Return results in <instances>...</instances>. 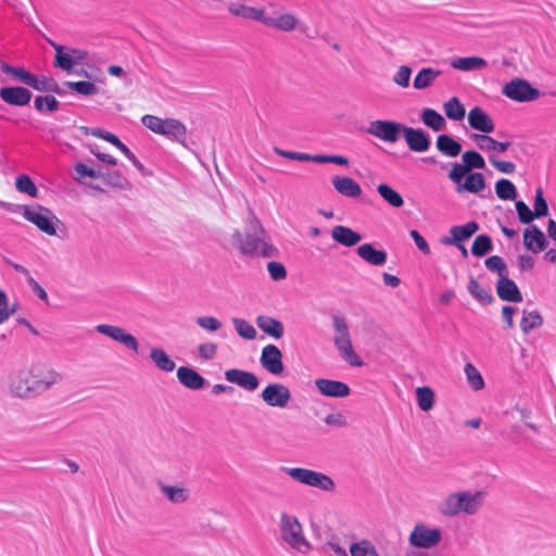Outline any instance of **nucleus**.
Returning a JSON list of instances; mask_svg holds the SVG:
<instances>
[{"mask_svg": "<svg viewBox=\"0 0 556 556\" xmlns=\"http://www.w3.org/2000/svg\"><path fill=\"white\" fill-rule=\"evenodd\" d=\"M64 375L47 362H35L12 371L8 378L10 394L22 401L35 400L62 384Z\"/></svg>", "mask_w": 556, "mask_h": 556, "instance_id": "obj_1", "label": "nucleus"}, {"mask_svg": "<svg viewBox=\"0 0 556 556\" xmlns=\"http://www.w3.org/2000/svg\"><path fill=\"white\" fill-rule=\"evenodd\" d=\"M228 12L243 20L260 22L266 27L278 31L291 33L304 29V24L300 17L295 13L288 11H278L274 15H268L264 7L236 2L228 7Z\"/></svg>", "mask_w": 556, "mask_h": 556, "instance_id": "obj_2", "label": "nucleus"}, {"mask_svg": "<svg viewBox=\"0 0 556 556\" xmlns=\"http://www.w3.org/2000/svg\"><path fill=\"white\" fill-rule=\"evenodd\" d=\"M247 227L248 230L244 235L239 229H235L230 236L232 244L236 245L239 252L250 257L273 256L276 249L270 243L265 228L255 214H249Z\"/></svg>", "mask_w": 556, "mask_h": 556, "instance_id": "obj_3", "label": "nucleus"}, {"mask_svg": "<svg viewBox=\"0 0 556 556\" xmlns=\"http://www.w3.org/2000/svg\"><path fill=\"white\" fill-rule=\"evenodd\" d=\"M486 493L484 491L462 490L446 494L438 504V513L445 518L459 515L473 516L481 509Z\"/></svg>", "mask_w": 556, "mask_h": 556, "instance_id": "obj_4", "label": "nucleus"}, {"mask_svg": "<svg viewBox=\"0 0 556 556\" xmlns=\"http://www.w3.org/2000/svg\"><path fill=\"white\" fill-rule=\"evenodd\" d=\"M0 207L21 214L24 219L35 225L41 232L48 236L53 237L58 235V226L61 224V220L48 207L39 204H11L3 201H0Z\"/></svg>", "mask_w": 556, "mask_h": 556, "instance_id": "obj_5", "label": "nucleus"}, {"mask_svg": "<svg viewBox=\"0 0 556 556\" xmlns=\"http://www.w3.org/2000/svg\"><path fill=\"white\" fill-rule=\"evenodd\" d=\"M278 527L280 540L289 549L301 555H307L312 551L313 545L306 538L303 526L295 515L282 511L279 515Z\"/></svg>", "mask_w": 556, "mask_h": 556, "instance_id": "obj_6", "label": "nucleus"}, {"mask_svg": "<svg viewBox=\"0 0 556 556\" xmlns=\"http://www.w3.org/2000/svg\"><path fill=\"white\" fill-rule=\"evenodd\" d=\"M281 471L301 485L326 493H331L336 490V482L325 472L305 467H282Z\"/></svg>", "mask_w": 556, "mask_h": 556, "instance_id": "obj_7", "label": "nucleus"}, {"mask_svg": "<svg viewBox=\"0 0 556 556\" xmlns=\"http://www.w3.org/2000/svg\"><path fill=\"white\" fill-rule=\"evenodd\" d=\"M141 123L152 132L164 136L172 141L186 146L187 126L176 118H162L155 115L147 114L141 118Z\"/></svg>", "mask_w": 556, "mask_h": 556, "instance_id": "obj_8", "label": "nucleus"}, {"mask_svg": "<svg viewBox=\"0 0 556 556\" xmlns=\"http://www.w3.org/2000/svg\"><path fill=\"white\" fill-rule=\"evenodd\" d=\"M334 330L333 343L339 351L340 356L351 366L361 367L363 362L353 349L349 326L343 317L334 316L332 318Z\"/></svg>", "mask_w": 556, "mask_h": 556, "instance_id": "obj_9", "label": "nucleus"}, {"mask_svg": "<svg viewBox=\"0 0 556 556\" xmlns=\"http://www.w3.org/2000/svg\"><path fill=\"white\" fill-rule=\"evenodd\" d=\"M443 530L424 521L416 522L408 535V543L417 551L431 549L441 544Z\"/></svg>", "mask_w": 556, "mask_h": 556, "instance_id": "obj_10", "label": "nucleus"}, {"mask_svg": "<svg viewBox=\"0 0 556 556\" xmlns=\"http://www.w3.org/2000/svg\"><path fill=\"white\" fill-rule=\"evenodd\" d=\"M448 179L454 184L457 194H480L486 188L485 178L479 172L450 170Z\"/></svg>", "mask_w": 556, "mask_h": 556, "instance_id": "obj_11", "label": "nucleus"}, {"mask_svg": "<svg viewBox=\"0 0 556 556\" xmlns=\"http://www.w3.org/2000/svg\"><path fill=\"white\" fill-rule=\"evenodd\" d=\"M48 42L55 52L53 65L56 68L70 72L88 58V52L85 49L62 46L53 40H48Z\"/></svg>", "mask_w": 556, "mask_h": 556, "instance_id": "obj_12", "label": "nucleus"}, {"mask_svg": "<svg viewBox=\"0 0 556 556\" xmlns=\"http://www.w3.org/2000/svg\"><path fill=\"white\" fill-rule=\"evenodd\" d=\"M502 93L516 102H531L540 98V91L528 80L514 78L502 88Z\"/></svg>", "mask_w": 556, "mask_h": 556, "instance_id": "obj_13", "label": "nucleus"}, {"mask_svg": "<svg viewBox=\"0 0 556 556\" xmlns=\"http://www.w3.org/2000/svg\"><path fill=\"white\" fill-rule=\"evenodd\" d=\"M290 389L281 382H270L260 393V399L269 407L283 409L291 402Z\"/></svg>", "mask_w": 556, "mask_h": 556, "instance_id": "obj_14", "label": "nucleus"}, {"mask_svg": "<svg viewBox=\"0 0 556 556\" xmlns=\"http://www.w3.org/2000/svg\"><path fill=\"white\" fill-rule=\"evenodd\" d=\"M96 331L122 344L132 353L139 354L140 345L138 339L125 328L110 324H99L96 326Z\"/></svg>", "mask_w": 556, "mask_h": 556, "instance_id": "obj_15", "label": "nucleus"}, {"mask_svg": "<svg viewBox=\"0 0 556 556\" xmlns=\"http://www.w3.org/2000/svg\"><path fill=\"white\" fill-rule=\"evenodd\" d=\"M404 125L394 121L376 119L368 124L367 132L384 142L394 143L399 140Z\"/></svg>", "mask_w": 556, "mask_h": 556, "instance_id": "obj_16", "label": "nucleus"}, {"mask_svg": "<svg viewBox=\"0 0 556 556\" xmlns=\"http://www.w3.org/2000/svg\"><path fill=\"white\" fill-rule=\"evenodd\" d=\"M260 363L270 375L280 376L283 372L282 353L274 344H267L262 349Z\"/></svg>", "mask_w": 556, "mask_h": 556, "instance_id": "obj_17", "label": "nucleus"}, {"mask_svg": "<svg viewBox=\"0 0 556 556\" xmlns=\"http://www.w3.org/2000/svg\"><path fill=\"white\" fill-rule=\"evenodd\" d=\"M318 392L327 397H346L351 393L350 387L342 381L319 378L315 380Z\"/></svg>", "mask_w": 556, "mask_h": 556, "instance_id": "obj_18", "label": "nucleus"}, {"mask_svg": "<svg viewBox=\"0 0 556 556\" xmlns=\"http://www.w3.org/2000/svg\"><path fill=\"white\" fill-rule=\"evenodd\" d=\"M225 378L228 382L250 392L255 391L260 386V380L253 372L242 369H228L225 371Z\"/></svg>", "mask_w": 556, "mask_h": 556, "instance_id": "obj_19", "label": "nucleus"}, {"mask_svg": "<svg viewBox=\"0 0 556 556\" xmlns=\"http://www.w3.org/2000/svg\"><path fill=\"white\" fill-rule=\"evenodd\" d=\"M469 126L483 132L482 135L490 134L494 130L495 125L491 116L480 106L472 108L467 115Z\"/></svg>", "mask_w": 556, "mask_h": 556, "instance_id": "obj_20", "label": "nucleus"}, {"mask_svg": "<svg viewBox=\"0 0 556 556\" xmlns=\"http://www.w3.org/2000/svg\"><path fill=\"white\" fill-rule=\"evenodd\" d=\"M479 230V225L476 222H469L465 225L453 226L450 229V236L442 239V243L446 245H459L468 240L473 233Z\"/></svg>", "mask_w": 556, "mask_h": 556, "instance_id": "obj_21", "label": "nucleus"}, {"mask_svg": "<svg viewBox=\"0 0 556 556\" xmlns=\"http://www.w3.org/2000/svg\"><path fill=\"white\" fill-rule=\"evenodd\" d=\"M0 98L9 105L25 106L31 100V93L24 87H3L0 89Z\"/></svg>", "mask_w": 556, "mask_h": 556, "instance_id": "obj_22", "label": "nucleus"}, {"mask_svg": "<svg viewBox=\"0 0 556 556\" xmlns=\"http://www.w3.org/2000/svg\"><path fill=\"white\" fill-rule=\"evenodd\" d=\"M408 148L415 152H425L430 147L429 137L421 129L406 127L402 131Z\"/></svg>", "mask_w": 556, "mask_h": 556, "instance_id": "obj_23", "label": "nucleus"}, {"mask_svg": "<svg viewBox=\"0 0 556 556\" xmlns=\"http://www.w3.org/2000/svg\"><path fill=\"white\" fill-rule=\"evenodd\" d=\"M471 139L475 141L479 150L486 153L488 155H495V153H504L510 147L509 141H496L494 138L485 135L473 134Z\"/></svg>", "mask_w": 556, "mask_h": 556, "instance_id": "obj_24", "label": "nucleus"}, {"mask_svg": "<svg viewBox=\"0 0 556 556\" xmlns=\"http://www.w3.org/2000/svg\"><path fill=\"white\" fill-rule=\"evenodd\" d=\"M485 168V161L483 156L477 151L469 150L465 151L462 154V162H455L452 164L450 170H459V172H473V169H483Z\"/></svg>", "mask_w": 556, "mask_h": 556, "instance_id": "obj_25", "label": "nucleus"}, {"mask_svg": "<svg viewBox=\"0 0 556 556\" xmlns=\"http://www.w3.org/2000/svg\"><path fill=\"white\" fill-rule=\"evenodd\" d=\"M496 292L501 300L519 303L522 301V294L515 281L504 276L496 283Z\"/></svg>", "mask_w": 556, "mask_h": 556, "instance_id": "obj_26", "label": "nucleus"}, {"mask_svg": "<svg viewBox=\"0 0 556 556\" xmlns=\"http://www.w3.org/2000/svg\"><path fill=\"white\" fill-rule=\"evenodd\" d=\"M523 244L531 252L540 253L546 248L547 241L539 227L530 226L523 231Z\"/></svg>", "mask_w": 556, "mask_h": 556, "instance_id": "obj_27", "label": "nucleus"}, {"mask_svg": "<svg viewBox=\"0 0 556 556\" xmlns=\"http://www.w3.org/2000/svg\"><path fill=\"white\" fill-rule=\"evenodd\" d=\"M332 186L338 193L346 198H358L362 194V187L354 179L346 176H334L331 179Z\"/></svg>", "mask_w": 556, "mask_h": 556, "instance_id": "obj_28", "label": "nucleus"}, {"mask_svg": "<svg viewBox=\"0 0 556 556\" xmlns=\"http://www.w3.org/2000/svg\"><path fill=\"white\" fill-rule=\"evenodd\" d=\"M177 379L185 387L190 390H200L204 387L205 379L193 368L180 366L177 369Z\"/></svg>", "mask_w": 556, "mask_h": 556, "instance_id": "obj_29", "label": "nucleus"}, {"mask_svg": "<svg viewBox=\"0 0 556 556\" xmlns=\"http://www.w3.org/2000/svg\"><path fill=\"white\" fill-rule=\"evenodd\" d=\"M451 66L460 72H477L484 70L488 62L481 56H463L453 59Z\"/></svg>", "mask_w": 556, "mask_h": 556, "instance_id": "obj_30", "label": "nucleus"}, {"mask_svg": "<svg viewBox=\"0 0 556 556\" xmlns=\"http://www.w3.org/2000/svg\"><path fill=\"white\" fill-rule=\"evenodd\" d=\"M332 239L343 247H354L362 240V236L346 226H336L331 230Z\"/></svg>", "mask_w": 556, "mask_h": 556, "instance_id": "obj_31", "label": "nucleus"}, {"mask_svg": "<svg viewBox=\"0 0 556 556\" xmlns=\"http://www.w3.org/2000/svg\"><path fill=\"white\" fill-rule=\"evenodd\" d=\"M150 359L161 371L172 372L176 368L174 359L161 346L155 345L150 349Z\"/></svg>", "mask_w": 556, "mask_h": 556, "instance_id": "obj_32", "label": "nucleus"}, {"mask_svg": "<svg viewBox=\"0 0 556 556\" xmlns=\"http://www.w3.org/2000/svg\"><path fill=\"white\" fill-rule=\"evenodd\" d=\"M442 74L440 70L433 67H422L418 71L413 80V88L416 90L428 89L433 86L437 78Z\"/></svg>", "mask_w": 556, "mask_h": 556, "instance_id": "obj_33", "label": "nucleus"}, {"mask_svg": "<svg viewBox=\"0 0 556 556\" xmlns=\"http://www.w3.org/2000/svg\"><path fill=\"white\" fill-rule=\"evenodd\" d=\"M358 256L365 262L381 266L387 262V253L382 250H377L370 243H364L357 248Z\"/></svg>", "mask_w": 556, "mask_h": 556, "instance_id": "obj_34", "label": "nucleus"}, {"mask_svg": "<svg viewBox=\"0 0 556 556\" xmlns=\"http://www.w3.org/2000/svg\"><path fill=\"white\" fill-rule=\"evenodd\" d=\"M160 491L173 504H184L190 497V490L182 485L160 484Z\"/></svg>", "mask_w": 556, "mask_h": 556, "instance_id": "obj_35", "label": "nucleus"}, {"mask_svg": "<svg viewBox=\"0 0 556 556\" xmlns=\"http://www.w3.org/2000/svg\"><path fill=\"white\" fill-rule=\"evenodd\" d=\"M257 327L274 339H280L283 336L282 324L269 316L261 315L256 318Z\"/></svg>", "mask_w": 556, "mask_h": 556, "instance_id": "obj_36", "label": "nucleus"}, {"mask_svg": "<svg viewBox=\"0 0 556 556\" xmlns=\"http://www.w3.org/2000/svg\"><path fill=\"white\" fill-rule=\"evenodd\" d=\"M543 324L544 319L539 311L533 309L522 312V317L520 319V329L525 334H528L532 330L541 328Z\"/></svg>", "mask_w": 556, "mask_h": 556, "instance_id": "obj_37", "label": "nucleus"}, {"mask_svg": "<svg viewBox=\"0 0 556 556\" xmlns=\"http://www.w3.org/2000/svg\"><path fill=\"white\" fill-rule=\"evenodd\" d=\"M421 122L433 131H442L446 128L445 118L433 109H424L420 114Z\"/></svg>", "mask_w": 556, "mask_h": 556, "instance_id": "obj_38", "label": "nucleus"}, {"mask_svg": "<svg viewBox=\"0 0 556 556\" xmlns=\"http://www.w3.org/2000/svg\"><path fill=\"white\" fill-rule=\"evenodd\" d=\"M30 88L42 92H54L58 89V84L52 77L41 76L38 77L31 73L27 77L26 84Z\"/></svg>", "mask_w": 556, "mask_h": 556, "instance_id": "obj_39", "label": "nucleus"}, {"mask_svg": "<svg viewBox=\"0 0 556 556\" xmlns=\"http://www.w3.org/2000/svg\"><path fill=\"white\" fill-rule=\"evenodd\" d=\"M443 111L446 117L454 122L463 121L466 116V109L457 97H452L444 102Z\"/></svg>", "mask_w": 556, "mask_h": 556, "instance_id": "obj_40", "label": "nucleus"}, {"mask_svg": "<svg viewBox=\"0 0 556 556\" xmlns=\"http://www.w3.org/2000/svg\"><path fill=\"white\" fill-rule=\"evenodd\" d=\"M437 149L448 157L457 156L462 151V146L448 135H440L437 138Z\"/></svg>", "mask_w": 556, "mask_h": 556, "instance_id": "obj_41", "label": "nucleus"}, {"mask_svg": "<svg viewBox=\"0 0 556 556\" xmlns=\"http://www.w3.org/2000/svg\"><path fill=\"white\" fill-rule=\"evenodd\" d=\"M416 402L420 410L429 412L435 403L434 391L430 387H418L415 390Z\"/></svg>", "mask_w": 556, "mask_h": 556, "instance_id": "obj_42", "label": "nucleus"}, {"mask_svg": "<svg viewBox=\"0 0 556 556\" xmlns=\"http://www.w3.org/2000/svg\"><path fill=\"white\" fill-rule=\"evenodd\" d=\"M377 191L379 193V195L391 206L393 207H402L403 204H404V200L402 198V195L396 191L394 190L393 188H391L390 186L386 185V184H380L378 187H377Z\"/></svg>", "mask_w": 556, "mask_h": 556, "instance_id": "obj_43", "label": "nucleus"}, {"mask_svg": "<svg viewBox=\"0 0 556 556\" xmlns=\"http://www.w3.org/2000/svg\"><path fill=\"white\" fill-rule=\"evenodd\" d=\"M349 552L351 556H380L372 542L366 539L352 543Z\"/></svg>", "mask_w": 556, "mask_h": 556, "instance_id": "obj_44", "label": "nucleus"}, {"mask_svg": "<svg viewBox=\"0 0 556 556\" xmlns=\"http://www.w3.org/2000/svg\"><path fill=\"white\" fill-rule=\"evenodd\" d=\"M467 289L470 295L483 305L490 304L493 300L491 293L473 278L469 280Z\"/></svg>", "mask_w": 556, "mask_h": 556, "instance_id": "obj_45", "label": "nucleus"}, {"mask_svg": "<svg viewBox=\"0 0 556 556\" xmlns=\"http://www.w3.org/2000/svg\"><path fill=\"white\" fill-rule=\"evenodd\" d=\"M464 372L469 387L473 391H480L484 388L483 377L473 364L466 363Z\"/></svg>", "mask_w": 556, "mask_h": 556, "instance_id": "obj_46", "label": "nucleus"}, {"mask_svg": "<svg viewBox=\"0 0 556 556\" xmlns=\"http://www.w3.org/2000/svg\"><path fill=\"white\" fill-rule=\"evenodd\" d=\"M495 193L501 200H515L517 197L515 185L504 178L495 182Z\"/></svg>", "mask_w": 556, "mask_h": 556, "instance_id": "obj_47", "label": "nucleus"}, {"mask_svg": "<svg viewBox=\"0 0 556 556\" xmlns=\"http://www.w3.org/2000/svg\"><path fill=\"white\" fill-rule=\"evenodd\" d=\"M412 68L408 65H400L392 76V81L400 88L406 89L409 87Z\"/></svg>", "mask_w": 556, "mask_h": 556, "instance_id": "obj_48", "label": "nucleus"}, {"mask_svg": "<svg viewBox=\"0 0 556 556\" xmlns=\"http://www.w3.org/2000/svg\"><path fill=\"white\" fill-rule=\"evenodd\" d=\"M232 324L237 333L247 340H254L256 338V330L249 321L242 318H232Z\"/></svg>", "mask_w": 556, "mask_h": 556, "instance_id": "obj_49", "label": "nucleus"}, {"mask_svg": "<svg viewBox=\"0 0 556 556\" xmlns=\"http://www.w3.org/2000/svg\"><path fill=\"white\" fill-rule=\"evenodd\" d=\"M74 170L76 173V176L74 177V179L79 184L84 182L85 177L92 178V179H99L100 177H103V172L96 170L91 167H88L87 165H85L83 163H76L74 165Z\"/></svg>", "mask_w": 556, "mask_h": 556, "instance_id": "obj_50", "label": "nucleus"}, {"mask_svg": "<svg viewBox=\"0 0 556 556\" xmlns=\"http://www.w3.org/2000/svg\"><path fill=\"white\" fill-rule=\"evenodd\" d=\"M15 187L20 192L26 193L31 198H36L38 195V188L27 175L18 176L15 180Z\"/></svg>", "mask_w": 556, "mask_h": 556, "instance_id": "obj_51", "label": "nucleus"}, {"mask_svg": "<svg viewBox=\"0 0 556 556\" xmlns=\"http://www.w3.org/2000/svg\"><path fill=\"white\" fill-rule=\"evenodd\" d=\"M484 264L489 270L494 271L498 275V279L509 275L507 265L505 264L504 260L501 256H490L485 260Z\"/></svg>", "mask_w": 556, "mask_h": 556, "instance_id": "obj_52", "label": "nucleus"}, {"mask_svg": "<svg viewBox=\"0 0 556 556\" xmlns=\"http://www.w3.org/2000/svg\"><path fill=\"white\" fill-rule=\"evenodd\" d=\"M491 250H492L491 239L485 235L478 236L471 245V253L475 256H479V257L485 255Z\"/></svg>", "mask_w": 556, "mask_h": 556, "instance_id": "obj_53", "label": "nucleus"}, {"mask_svg": "<svg viewBox=\"0 0 556 556\" xmlns=\"http://www.w3.org/2000/svg\"><path fill=\"white\" fill-rule=\"evenodd\" d=\"M66 86L83 96H93L98 93V88L91 81H67Z\"/></svg>", "mask_w": 556, "mask_h": 556, "instance_id": "obj_54", "label": "nucleus"}, {"mask_svg": "<svg viewBox=\"0 0 556 556\" xmlns=\"http://www.w3.org/2000/svg\"><path fill=\"white\" fill-rule=\"evenodd\" d=\"M217 344L211 341L199 344L197 349L198 357L202 361H212L217 354Z\"/></svg>", "mask_w": 556, "mask_h": 556, "instance_id": "obj_55", "label": "nucleus"}, {"mask_svg": "<svg viewBox=\"0 0 556 556\" xmlns=\"http://www.w3.org/2000/svg\"><path fill=\"white\" fill-rule=\"evenodd\" d=\"M195 323L200 328L208 332H216L223 326L222 321L213 316L197 317Z\"/></svg>", "mask_w": 556, "mask_h": 556, "instance_id": "obj_56", "label": "nucleus"}, {"mask_svg": "<svg viewBox=\"0 0 556 556\" xmlns=\"http://www.w3.org/2000/svg\"><path fill=\"white\" fill-rule=\"evenodd\" d=\"M35 108L38 111H56L59 108V101L53 96L37 97L35 99Z\"/></svg>", "mask_w": 556, "mask_h": 556, "instance_id": "obj_57", "label": "nucleus"}, {"mask_svg": "<svg viewBox=\"0 0 556 556\" xmlns=\"http://www.w3.org/2000/svg\"><path fill=\"white\" fill-rule=\"evenodd\" d=\"M533 214H534L535 218L543 217L548 214V205H547L546 200L543 197V191L541 188H538L535 190Z\"/></svg>", "mask_w": 556, "mask_h": 556, "instance_id": "obj_58", "label": "nucleus"}, {"mask_svg": "<svg viewBox=\"0 0 556 556\" xmlns=\"http://www.w3.org/2000/svg\"><path fill=\"white\" fill-rule=\"evenodd\" d=\"M14 313L15 308L10 306L7 293L0 288V325L4 324Z\"/></svg>", "mask_w": 556, "mask_h": 556, "instance_id": "obj_59", "label": "nucleus"}, {"mask_svg": "<svg viewBox=\"0 0 556 556\" xmlns=\"http://www.w3.org/2000/svg\"><path fill=\"white\" fill-rule=\"evenodd\" d=\"M99 179H103L109 186L116 188H125L127 185L126 178L118 170L103 173V177Z\"/></svg>", "mask_w": 556, "mask_h": 556, "instance_id": "obj_60", "label": "nucleus"}, {"mask_svg": "<svg viewBox=\"0 0 556 556\" xmlns=\"http://www.w3.org/2000/svg\"><path fill=\"white\" fill-rule=\"evenodd\" d=\"M515 207L518 218L522 224H530L535 218L533 212L523 201H517Z\"/></svg>", "mask_w": 556, "mask_h": 556, "instance_id": "obj_61", "label": "nucleus"}, {"mask_svg": "<svg viewBox=\"0 0 556 556\" xmlns=\"http://www.w3.org/2000/svg\"><path fill=\"white\" fill-rule=\"evenodd\" d=\"M488 157L490 164L503 174H513L516 169V165L513 162L498 160L493 154L489 155Z\"/></svg>", "mask_w": 556, "mask_h": 556, "instance_id": "obj_62", "label": "nucleus"}, {"mask_svg": "<svg viewBox=\"0 0 556 556\" xmlns=\"http://www.w3.org/2000/svg\"><path fill=\"white\" fill-rule=\"evenodd\" d=\"M267 270L270 277L276 281L282 280L287 277L286 267L279 262H269L267 264Z\"/></svg>", "mask_w": 556, "mask_h": 556, "instance_id": "obj_63", "label": "nucleus"}, {"mask_svg": "<svg viewBox=\"0 0 556 556\" xmlns=\"http://www.w3.org/2000/svg\"><path fill=\"white\" fill-rule=\"evenodd\" d=\"M1 68L5 74L11 75L14 78H16L17 80L26 84L27 77L29 76V72H26L25 70H23L21 67L11 66L7 63H3L1 65Z\"/></svg>", "mask_w": 556, "mask_h": 556, "instance_id": "obj_64", "label": "nucleus"}]
</instances>
